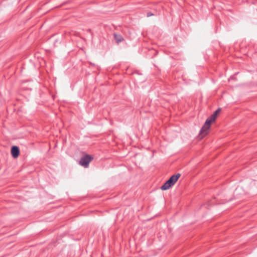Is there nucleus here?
<instances>
[{"label":"nucleus","instance_id":"obj_1","mask_svg":"<svg viewBox=\"0 0 257 257\" xmlns=\"http://www.w3.org/2000/svg\"><path fill=\"white\" fill-rule=\"evenodd\" d=\"M220 111L221 109L218 108L206 120L204 125L200 131L199 135L196 137V139H197L198 141L202 139L209 133L211 123L215 120L217 115L220 112Z\"/></svg>","mask_w":257,"mask_h":257},{"label":"nucleus","instance_id":"obj_2","mask_svg":"<svg viewBox=\"0 0 257 257\" xmlns=\"http://www.w3.org/2000/svg\"><path fill=\"white\" fill-rule=\"evenodd\" d=\"M181 175L179 173H177L174 175H172L169 179L161 187V189L162 190H166L169 189L171 187L173 186L177 182L178 179L180 177Z\"/></svg>","mask_w":257,"mask_h":257},{"label":"nucleus","instance_id":"obj_3","mask_svg":"<svg viewBox=\"0 0 257 257\" xmlns=\"http://www.w3.org/2000/svg\"><path fill=\"white\" fill-rule=\"evenodd\" d=\"M92 160L93 157L92 156L87 154L85 155L81 158L79 161V164L85 168H87L89 163Z\"/></svg>","mask_w":257,"mask_h":257},{"label":"nucleus","instance_id":"obj_4","mask_svg":"<svg viewBox=\"0 0 257 257\" xmlns=\"http://www.w3.org/2000/svg\"><path fill=\"white\" fill-rule=\"evenodd\" d=\"M11 153L14 158H17L20 154L19 148L17 146H13L11 149Z\"/></svg>","mask_w":257,"mask_h":257},{"label":"nucleus","instance_id":"obj_5","mask_svg":"<svg viewBox=\"0 0 257 257\" xmlns=\"http://www.w3.org/2000/svg\"><path fill=\"white\" fill-rule=\"evenodd\" d=\"M114 38L116 42L118 44L120 42H121L124 40L123 38L120 35H117L116 34H114Z\"/></svg>","mask_w":257,"mask_h":257},{"label":"nucleus","instance_id":"obj_6","mask_svg":"<svg viewBox=\"0 0 257 257\" xmlns=\"http://www.w3.org/2000/svg\"><path fill=\"white\" fill-rule=\"evenodd\" d=\"M153 15H154V14H152V13L149 12V13H147V16L148 17H150V16H153Z\"/></svg>","mask_w":257,"mask_h":257}]
</instances>
